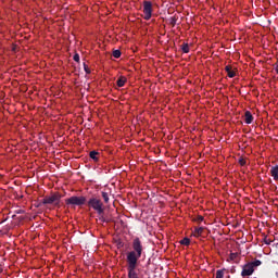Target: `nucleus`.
<instances>
[{
  "label": "nucleus",
  "mask_w": 278,
  "mask_h": 278,
  "mask_svg": "<svg viewBox=\"0 0 278 278\" xmlns=\"http://www.w3.org/2000/svg\"><path fill=\"white\" fill-rule=\"evenodd\" d=\"M262 266V261L255 260L242 266L241 277H251L255 273V268Z\"/></svg>",
  "instance_id": "1"
},
{
  "label": "nucleus",
  "mask_w": 278,
  "mask_h": 278,
  "mask_svg": "<svg viewBox=\"0 0 278 278\" xmlns=\"http://www.w3.org/2000/svg\"><path fill=\"white\" fill-rule=\"evenodd\" d=\"M62 195L60 193H53L52 195H47L45 199L41 200L40 205H60V200Z\"/></svg>",
  "instance_id": "2"
},
{
  "label": "nucleus",
  "mask_w": 278,
  "mask_h": 278,
  "mask_svg": "<svg viewBox=\"0 0 278 278\" xmlns=\"http://www.w3.org/2000/svg\"><path fill=\"white\" fill-rule=\"evenodd\" d=\"M87 205L89 207H92V210H94L100 216L104 212V210H103V202H101V200L99 198H91V199H89V201L87 202Z\"/></svg>",
  "instance_id": "3"
},
{
  "label": "nucleus",
  "mask_w": 278,
  "mask_h": 278,
  "mask_svg": "<svg viewBox=\"0 0 278 278\" xmlns=\"http://www.w3.org/2000/svg\"><path fill=\"white\" fill-rule=\"evenodd\" d=\"M86 197L81 195V197H77V195H73L68 199L65 200L66 205H74V206H78L81 207L83 205H86Z\"/></svg>",
  "instance_id": "4"
},
{
  "label": "nucleus",
  "mask_w": 278,
  "mask_h": 278,
  "mask_svg": "<svg viewBox=\"0 0 278 278\" xmlns=\"http://www.w3.org/2000/svg\"><path fill=\"white\" fill-rule=\"evenodd\" d=\"M143 14L144 21H151V16H153V3L151 1H143Z\"/></svg>",
  "instance_id": "5"
},
{
  "label": "nucleus",
  "mask_w": 278,
  "mask_h": 278,
  "mask_svg": "<svg viewBox=\"0 0 278 278\" xmlns=\"http://www.w3.org/2000/svg\"><path fill=\"white\" fill-rule=\"evenodd\" d=\"M254 121V117H253V114L251 113V111H245L244 113V123L247 125H251V123H253Z\"/></svg>",
  "instance_id": "6"
},
{
  "label": "nucleus",
  "mask_w": 278,
  "mask_h": 278,
  "mask_svg": "<svg viewBox=\"0 0 278 278\" xmlns=\"http://www.w3.org/2000/svg\"><path fill=\"white\" fill-rule=\"evenodd\" d=\"M270 175H271L274 181H278V165L273 166L270 168Z\"/></svg>",
  "instance_id": "7"
},
{
  "label": "nucleus",
  "mask_w": 278,
  "mask_h": 278,
  "mask_svg": "<svg viewBox=\"0 0 278 278\" xmlns=\"http://www.w3.org/2000/svg\"><path fill=\"white\" fill-rule=\"evenodd\" d=\"M225 71L228 74V77H230V79H233V77H236V72L231 70V65H227L225 67Z\"/></svg>",
  "instance_id": "8"
},
{
  "label": "nucleus",
  "mask_w": 278,
  "mask_h": 278,
  "mask_svg": "<svg viewBox=\"0 0 278 278\" xmlns=\"http://www.w3.org/2000/svg\"><path fill=\"white\" fill-rule=\"evenodd\" d=\"M118 88H123V86H125V84H127V77L125 76H121L117 81H116Z\"/></svg>",
  "instance_id": "9"
},
{
  "label": "nucleus",
  "mask_w": 278,
  "mask_h": 278,
  "mask_svg": "<svg viewBox=\"0 0 278 278\" xmlns=\"http://www.w3.org/2000/svg\"><path fill=\"white\" fill-rule=\"evenodd\" d=\"M204 229L205 228H203V227L194 228V231H193L194 238H199V236H203Z\"/></svg>",
  "instance_id": "10"
},
{
  "label": "nucleus",
  "mask_w": 278,
  "mask_h": 278,
  "mask_svg": "<svg viewBox=\"0 0 278 278\" xmlns=\"http://www.w3.org/2000/svg\"><path fill=\"white\" fill-rule=\"evenodd\" d=\"M89 157H90L91 160H93V162H99V152H97V151H91V152L89 153Z\"/></svg>",
  "instance_id": "11"
},
{
  "label": "nucleus",
  "mask_w": 278,
  "mask_h": 278,
  "mask_svg": "<svg viewBox=\"0 0 278 278\" xmlns=\"http://www.w3.org/2000/svg\"><path fill=\"white\" fill-rule=\"evenodd\" d=\"M102 199L104 203H110V193L102 191Z\"/></svg>",
  "instance_id": "12"
},
{
  "label": "nucleus",
  "mask_w": 278,
  "mask_h": 278,
  "mask_svg": "<svg viewBox=\"0 0 278 278\" xmlns=\"http://www.w3.org/2000/svg\"><path fill=\"white\" fill-rule=\"evenodd\" d=\"M181 51L182 53H190V46H188V43H182Z\"/></svg>",
  "instance_id": "13"
},
{
  "label": "nucleus",
  "mask_w": 278,
  "mask_h": 278,
  "mask_svg": "<svg viewBox=\"0 0 278 278\" xmlns=\"http://www.w3.org/2000/svg\"><path fill=\"white\" fill-rule=\"evenodd\" d=\"M180 244H184L185 247H190V239L189 238H184L181 241H180Z\"/></svg>",
  "instance_id": "14"
},
{
  "label": "nucleus",
  "mask_w": 278,
  "mask_h": 278,
  "mask_svg": "<svg viewBox=\"0 0 278 278\" xmlns=\"http://www.w3.org/2000/svg\"><path fill=\"white\" fill-rule=\"evenodd\" d=\"M225 277V269H219L216 271V278H223Z\"/></svg>",
  "instance_id": "15"
},
{
  "label": "nucleus",
  "mask_w": 278,
  "mask_h": 278,
  "mask_svg": "<svg viewBox=\"0 0 278 278\" xmlns=\"http://www.w3.org/2000/svg\"><path fill=\"white\" fill-rule=\"evenodd\" d=\"M169 24H170L173 27H175V26L177 25V17L172 16V17L169 18Z\"/></svg>",
  "instance_id": "16"
},
{
  "label": "nucleus",
  "mask_w": 278,
  "mask_h": 278,
  "mask_svg": "<svg viewBox=\"0 0 278 278\" xmlns=\"http://www.w3.org/2000/svg\"><path fill=\"white\" fill-rule=\"evenodd\" d=\"M239 164H240V166H247V159L240 157L239 159Z\"/></svg>",
  "instance_id": "17"
},
{
  "label": "nucleus",
  "mask_w": 278,
  "mask_h": 278,
  "mask_svg": "<svg viewBox=\"0 0 278 278\" xmlns=\"http://www.w3.org/2000/svg\"><path fill=\"white\" fill-rule=\"evenodd\" d=\"M113 58H116V59L121 58V50H114Z\"/></svg>",
  "instance_id": "18"
},
{
  "label": "nucleus",
  "mask_w": 278,
  "mask_h": 278,
  "mask_svg": "<svg viewBox=\"0 0 278 278\" xmlns=\"http://www.w3.org/2000/svg\"><path fill=\"white\" fill-rule=\"evenodd\" d=\"M84 71L87 73V75H90V67L86 63H84Z\"/></svg>",
  "instance_id": "19"
},
{
  "label": "nucleus",
  "mask_w": 278,
  "mask_h": 278,
  "mask_svg": "<svg viewBox=\"0 0 278 278\" xmlns=\"http://www.w3.org/2000/svg\"><path fill=\"white\" fill-rule=\"evenodd\" d=\"M99 220H100L101 223H110V220H109L108 218H105L103 215H101V216L99 217Z\"/></svg>",
  "instance_id": "20"
},
{
  "label": "nucleus",
  "mask_w": 278,
  "mask_h": 278,
  "mask_svg": "<svg viewBox=\"0 0 278 278\" xmlns=\"http://www.w3.org/2000/svg\"><path fill=\"white\" fill-rule=\"evenodd\" d=\"M263 242H264L265 244H271L273 240L268 239V237H265L264 240H263Z\"/></svg>",
  "instance_id": "21"
},
{
  "label": "nucleus",
  "mask_w": 278,
  "mask_h": 278,
  "mask_svg": "<svg viewBox=\"0 0 278 278\" xmlns=\"http://www.w3.org/2000/svg\"><path fill=\"white\" fill-rule=\"evenodd\" d=\"M238 257V254L237 253H230V260H236Z\"/></svg>",
  "instance_id": "22"
},
{
  "label": "nucleus",
  "mask_w": 278,
  "mask_h": 278,
  "mask_svg": "<svg viewBox=\"0 0 278 278\" xmlns=\"http://www.w3.org/2000/svg\"><path fill=\"white\" fill-rule=\"evenodd\" d=\"M74 62H79V54H74V58H73Z\"/></svg>",
  "instance_id": "23"
},
{
  "label": "nucleus",
  "mask_w": 278,
  "mask_h": 278,
  "mask_svg": "<svg viewBox=\"0 0 278 278\" xmlns=\"http://www.w3.org/2000/svg\"><path fill=\"white\" fill-rule=\"evenodd\" d=\"M203 219H204L203 216H198V217H197V222H198V223H203Z\"/></svg>",
  "instance_id": "24"
},
{
  "label": "nucleus",
  "mask_w": 278,
  "mask_h": 278,
  "mask_svg": "<svg viewBox=\"0 0 278 278\" xmlns=\"http://www.w3.org/2000/svg\"><path fill=\"white\" fill-rule=\"evenodd\" d=\"M15 214H25V211L23 210L15 211Z\"/></svg>",
  "instance_id": "25"
}]
</instances>
